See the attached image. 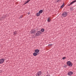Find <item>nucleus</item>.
Masks as SVG:
<instances>
[{
	"label": "nucleus",
	"instance_id": "obj_5",
	"mask_svg": "<svg viewBox=\"0 0 76 76\" xmlns=\"http://www.w3.org/2000/svg\"><path fill=\"white\" fill-rule=\"evenodd\" d=\"M4 60L3 59H1L0 60V64H2V63H3V62H4Z\"/></svg>",
	"mask_w": 76,
	"mask_h": 76
},
{
	"label": "nucleus",
	"instance_id": "obj_1",
	"mask_svg": "<svg viewBox=\"0 0 76 76\" xmlns=\"http://www.w3.org/2000/svg\"><path fill=\"white\" fill-rule=\"evenodd\" d=\"M67 64L68 65V66H70V67L72 66L73 65V64H72V63H71L70 61H68L67 62Z\"/></svg>",
	"mask_w": 76,
	"mask_h": 76
},
{
	"label": "nucleus",
	"instance_id": "obj_20",
	"mask_svg": "<svg viewBox=\"0 0 76 76\" xmlns=\"http://www.w3.org/2000/svg\"><path fill=\"white\" fill-rule=\"evenodd\" d=\"M52 44H50V45H48V46H49V47H51V46H52Z\"/></svg>",
	"mask_w": 76,
	"mask_h": 76
},
{
	"label": "nucleus",
	"instance_id": "obj_22",
	"mask_svg": "<svg viewBox=\"0 0 76 76\" xmlns=\"http://www.w3.org/2000/svg\"><path fill=\"white\" fill-rule=\"evenodd\" d=\"M28 15H29V14H30V12H28Z\"/></svg>",
	"mask_w": 76,
	"mask_h": 76
},
{
	"label": "nucleus",
	"instance_id": "obj_21",
	"mask_svg": "<svg viewBox=\"0 0 76 76\" xmlns=\"http://www.w3.org/2000/svg\"><path fill=\"white\" fill-rule=\"evenodd\" d=\"M62 59L64 60V59H66V57H64Z\"/></svg>",
	"mask_w": 76,
	"mask_h": 76
},
{
	"label": "nucleus",
	"instance_id": "obj_19",
	"mask_svg": "<svg viewBox=\"0 0 76 76\" xmlns=\"http://www.w3.org/2000/svg\"><path fill=\"white\" fill-rule=\"evenodd\" d=\"M17 33H16V32H14V35H16V34H17Z\"/></svg>",
	"mask_w": 76,
	"mask_h": 76
},
{
	"label": "nucleus",
	"instance_id": "obj_23",
	"mask_svg": "<svg viewBox=\"0 0 76 76\" xmlns=\"http://www.w3.org/2000/svg\"><path fill=\"white\" fill-rule=\"evenodd\" d=\"M30 0L31 1V0Z\"/></svg>",
	"mask_w": 76,
	"mask_h": 76
},
{
	"label": "nucleus",
	"instance_id": "obj_15",
	"mask_svg": "<svg viewBox=\"0 0 76 76\" xmlns=\"http://www.w3.org/2000/svg\"><path fill=\"white\" fill-rule=\"evenodd\" d=\"M40 15V14L39 12L37 13V16H39Z\"/></svg>",
	"mask_w": 76,
	"mask_h": 76
},
{
	"label": "nucleus",
	"instance_id": "obj_2",
	"mask_svg": "<svg viewBox=\"0 0 76 76\" xmlns=\"http://www.w3.org/2000/svg\"><path fill=\"white\" fill-rule=\"evenodd\" d=\"M62 15L64 17H66L67 15V13L64 12L62 13Z\"/></svg>",
	"mask_w": 76,
	"mask_h": 76
},
{
	"label": "nucleus",
	"instance_id": "obj_7",
	"mask_svg": "<svg viewBox=\"0 0 76 76\" xmlns=\"http://www.w3.org/2000/svg\"><path fill=\"white\" fill-rule=\"evenodd\" d=\"M76 2V0H75V1H73L70 4H69L68 6H70L71 5V4H73V3H75V2Z\"/></svg>",
	"mask_w": 76,
	"mask_h": 76
},
{
	"label": "nucleus",
	"instance_id": "obj_14",
	"mask_svg": "<svg viewBox=\"0 0 76 76\" xmlns=\"http://www.w3.org/2000/svg\"><path fill=\"white\" fill-rule=\"evenodd\" d=\"M31 1L30 0H28V1H27L25 3V4H26V3H28V2Z\"/></svg>",
	"mask_w": 76,
	"mask_h": 76
},
{
	"label": "nucleus",
	"instance_id": "obj_10",
	"mask_svg": "<svg viewBox=\"0 0 76 76\" xmlns=\"http://www.w3.org/2000/svg\"><path fill=\"white\" fill-rule=\"evenodd\" d=\"M39 50L38 49H36L35 50V52L36 53H39Z\"/></svg>",
	"mask_w": 76,
	"mask_h": 76
},
{
	"label": "nucleus",
	"instance_id": "obj_4",
	"mask_svg": "<svg viewBox=\"0 0 76 76\" xmlns=\"http://www.w3.org/2000/svg\"><path fill=\"white\" fill-rule=\"evenodd\" d=\"M41 74H42V73L41 72H38L37 73L36 76H40L41 75Z\"/></svg>",
	"mask_w": 76,
	"mask_h": 76
},
{
	"label": "nucleus",
	"instance_id": "obj_3",
	"mask_svg": "<svg viewBox=\"0 0 76 76\" xmlns=\"http://www.w3.org/2000/svg\"><path fill=\"white\" fill-rule=\"evenodd\" d=\"M41 34V32L39 31H38L37 33L36 34V36H38L39 35H40Z\"/></svg>",
	"mask_w": 76,
	"mask_h": 76
},
{
	"label": "nucleus",
	"instance_id": "obj_12",
	"mask_svg": "<svg viewBox=\"0 0 76 76\" xmlns=\"http://www.w3.org/2000/svg\"><path fill=\"white\" fill-rule=\"evenodd\" d=\"M43 12V11L42 10H40L39 12V13L40 14H41V13H42Z\"/></svg>",
	"mask_w": 76,
	"mask_h": 76
},
{
	"label": "nucleus",
	"instance_id": "obj_9",
	"mask_svg": "<svg viewBox=\"0 0 76 76\" xmlns=\"http://www.w3.org/2000/svg\"><path fill=\"white\" fill-rule=\"evenodd\" d=\"M30 33L31 34H34V33H35V31L34 30H31L30 31Z\"/></svg>",
	"mask_w": 76,
	"mask_h": 76
},
{
	"label": "nucleus",
	"instance_id": "obj_16",
	"mask_svg": "<svg viewBox=\"0 0 76 76\" xmlns=\"http://www.w3.org/2000/svg\"><path fill=\"white\" fill-rule=\"evenodd\" d=\"M64 4H63V5L61 6V8H63L64 7Z\"/></svg>",
	"mask_w": 76,
	"mask_h": 76
},
{
	"label": "nucleus",
	"instance_id": "obj_17",
	"mask_svg": "<svg viewBox=\"0 0 76 76\" xmlns=\"http://www.w3.org/2000/svg\"><path fill=\"white\" fill-rule=\"evenodd\" d=\"M41 31L42 32H44V28H42L41 29Z\"/></svg>",
	"mask_w": 76,
	"mask_h": 76
},
{
	"label": "nucleus",
	"instance_id": "obj_6",
	"mask_svg": "<svg viewBox=\"0 0 76 76\" xmlns=\"http://www.w3.org/2000/svg\"><path fill=\"white\" fill-rule=\"evenodd\" d=\"M73 72L70 71L68 72V75L69 76H71V75L73 74Z\"/></svg>",
	"mask_w": 76,
	"mask_h": 76
},
{
	"label": "nucleus",
	"instance_id": "obj_13",
	"mask_svg": "<svg viewBox=\"0 0 76 76\" xmlns=\"http://www.w3.org/2000/svg\"><path fill=\"white\" fill-rule=\"evenodd\" d=\"M33 56H37V53H33Z\"/></svg>",
	"mask_w": 76,
	"mask_h": 76
},
{
	"label": "nucleus",
	"instance_id": "obj_18",
	"mask_svg": "<svg viewBox=\"0 0 76 76\" xmlns=\"http://www.w3.org/2000/svg\"><path fill=\"white\" fill-rule=\"evenodd\" d=\"M22 18H23V15L21 16L19 18V19H21Z\"/></svg>",
	"mask_w": 76,
	"mask_h": 76
},
{
	"label": "nucleus",
	"instance_id": "obj_11",
	"mask_svg": "<svg viewBox=\"0 0 76 76\" xmlns=\"http://www.w3.org/2000/svg\"><path fill=\"white\" fill-rule=\"evenodd\" d=\"M61 1V0H56L55 2L57 3H59V2H60V1Z\"/></svg>",
	"mask_w": 76,
	"mask_h": 76
},
{
	"label": "nucleus",
	"instance_id": "obj_8",
	"mask_svg": "<svg viewBox=\"0 0 76 76\" xmlns=\"http://www.w3.org/2000/svg\"><path fill=\"white\" fill-rule=\"evenodd\" d=\"M51 20V18H50L49 17L47 21L48 22H50Z\"/></svg>",
	"mask_w": 76,
	"mask_h": 76
}]
</instances>
